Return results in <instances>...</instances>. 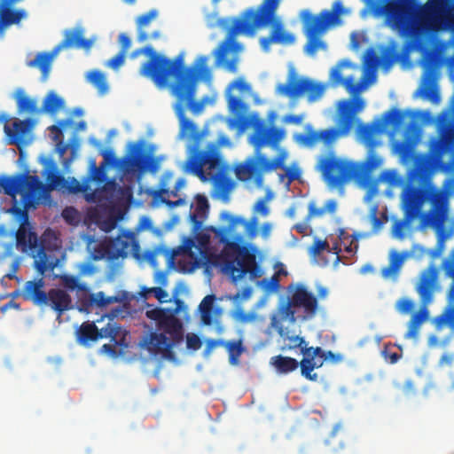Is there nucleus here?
<instances>
[{
  "instance_id": "f257e3e1",
  "label": "nucleus",
  "mask_w": 454,
  "mask_h": 454,
  "mask_svg": "<svg viewBox=\"0 0 454 454\" xmlns=\"http://www.w3.org/2000/svg\"><path fill=\"white\" fill-rule=\"evenodd\" d=\"M343 67L356 68L348 61L342 60L332 69L330 79L333 85L344 86L354 98L340 102L335 127L315 130L310 125H307L305 132L295 134L294 139L296 143L309 148L321 143L329 151L327 156L319 159L317 168L330 186L340 187L354 180L359 186L365 188L370 184L372 173L383 163V159L373 150L377 145L374 136L380 130V125L359 123L357 126L358 135L369 147L364 161L354 162L337 157L333 152L338 140L350 133L356 121V113L364 107V100L357 95L366 85V75L363 76L360 82L355 83L353 76L342 77Z\"/></svg>"
},
{
  "instance_id": "473e14b6",
  "label": "nucleus",
  "mask_w": 454,
  "mask_h": 454,
  "mask_svg": "<svg viewBox=\"0 0 454 454\" xmlns=\"http://www.w3.org/2000/svg\"><path fill=\"white\" fill-rule=\"evenodd\" d=\"M65 106V101L54 91L46 94L43 106L40 108L41 113H46L54 115L59 109Z\"/></svg>"
},
{
  "instance_id": "f03ea898",
  "label": "nucleus",
  "mask_w": 454,
  "mask_h": 454,
  "mask_svg": "<svg viewBox=\"0 0 454 454\" xmlns=\"http://www.w3.org/2000/svg\"><path fill=\"white\" fill-rule=\"evenodd\" d=\"M281 0H263L256 9H247L239 17L233 19L229 28L225 43L219 53L218 59L223 61V56L229 51L238 52L242 45L236 42L239 35L253 36L257 28L271 25L270 35L260 39V44L264 51H269L271 43L292 44L295 41L293 34L284 28L281 20L276 17V12Z\"/></svg>"
},
{
  "instance_id": "e433bc0d",
  "label": "nucleus",
  "mask_w": 454,
  "mask_h": 454,
  "mask_svg": "<svg viewBox=\"0 0 454 454\" xmlns=\"http://www.w3.org/2000/svg\"><path fill=\"white\" fill-rule=\"evenodd\" d=\"M228 353H229V358L230 362L232 364H236L238 362L239 357L242 354L243 348L240 340H230V341H224L223 340V346Z\"/></svg>"
},
{
  "instance_id": "f8f14e48",
  "label": "nucleus",
  "mask_w": 454,
  "mask_h": 454,
  "mask_svg": "<svg viewBox=\"0 0 454 454\" xmlns=\"http://www.w3.org/2000/svg\"><path fill=\"white\" fill-rule=\"evenodd\" d=\"M144 141L129 144L128 153L119 160H116L114 153L111 152H105L103 153L106 160L112 157L115 160V166L120 168L124 173H144L147 170L156 172L159 168V161L150 153L144 152Z\"/></svg>"
},
{
  "instance_id": "6ab92c4d",
  "label": "nucleus",
  "mask_w": 454,
  "mask_h": 454,
  "mask_svg": "<svg viewBox=\"0 0 454 454\" xmlns=\"http://www.w3.org/2000/svg\"><path fill=\"white\" fill-rule=\"evenodd\" d=\"M36 124V121L32 118L20 120L14 118L12 126L5 125L4 131L7 137V145H16L20 150L22 146L27 145V137Z\"/></svg>"
},
{
  "instance_id": "7c9ffc66",
  "label": "nucleus",
  "mask_w": 454,
  "mask_h": 454,
  "mask_svg": "<svg viewBox=\"0 0 454 454\" xmlns=\"http://www.w3.org/2000/svg\"><path fill=\"white\" fill-rule=\"evenodd\" d=\"M15 100L19 114L27 113L30 114H39L41 110L37 106L35 98H29L22 89H19L15 92Z\"/></svg>"
},
{
  "instance_id": "393cba45",
  "label": "nucleus",
  "mask_w": 454,
  "mask_h": 454,
  "mask_svg": "<svg viewBox=\"0 0 454 454\" xmlns=\"http://www.w3.org/2000/svg\"><path fill=\"white\" fill-rule=\"evenodd\" d=\"M447 140L452 141L454 140V122H449L443 132L441 139L434 140L430 145V154L431 157L424 156L425 158L430 160L433 163V171L434 170V166L442 162V159L445 152L447 151ZM423 156H419L416 158L414 162L422 158Z\"/></svg>"
},
{
  "instance_id": "3c124183",
  "label": "nucleus",
  "mask_w": 454,
  "mask_h": 454,
  "mask_svg": "<svg viewBox=\"0 0 454 454\" xmlns=\"http://www.w3.org/2000/svg\"><path fill=\"white\" fill-rule=\"evenodd\" d=\"M414 308V302L409 299H400L396 303V309L399 312L406 314L411 311Z\"/></svg>"
},
{
  "instance_id": "338daca9",
  "label": "nucleus",
  "mask_w": 454,
  "mask_h": 454,
  "mask_svg": "<svg viewBox=\"0 0 454 454\" xmlns=\"http://www.w3.org/2000/svg\"><path fill=\"white\" fill-rule=\"evenodd\" d=\"M365 62L368 66L376 67L380 60L375 51L372 49H368L366 51V59Z\"/></svg>"
},
{
  "instance_id": "8fccbe9b",
  "label": "nucleus",
  "mask_w": 454,
  "mask_h": 454,
  "mask_svg": "<svg viewBox=\"0 0 454 454\" xmlns=\"http://www.w3.org/2000/svg\"><path fill=\"white\" fill-rule=\"evenodd\" d=\"M270 199V194L268 193L264 198L260 199L254 205V211L261 214L262 216H267L270 214V208L267 201Z\"/></svg>"
},
{
  "instance_id": "603ef678",
  "label": "nucleus",
  "mask_w": 454,
  "mask_h": 454,
  "mask_svg": "<svg viewBox=\"0 0 454 454\" xmlns=\"http://www.w3.org/2000/svg\"><path fill=\"white\" fill-rule=\"evenodd\" d=\"M126 54L123 51H119L114 58L108 60L106 66L112 69H118L123 65Z\"/></svg>"
},
{
  "instance_id": "ea45409f",
  "label": "nucleus",
  "mask_w": 454,
  "mask_h": 454,
  "mask_svg": "<svg viewBox=\"0 0 454 454\" xmlns=\"http://www.w3.org/2000/svg\"><path fill=\"white\" fill-rule=\"evenodd\" d=\"M74 185H72L69 190L72 192L77 193V192H84L85 193V199L89 202L95 201V192H88V191H90V186L88 182H85L83 184H80L75 179L73 180Z\"/></svg>"
},
{
  "instance_id": "b1692460",
  "label": "nucleus",
  "mask_w": 454,
  "mask_h": 454,
  "mask_svg": "<svg viewBox=\"0 0 454 454\" xmlns=\"http://www.w3.org/2000/svg\"><path fill=\"white\" fill-rule=\"evenodd\" d=\"M442 269L447 277L452 279L449 290V300L454 305V250L451 251L449 258L442 262ZM438 325H446L454 328V306L448 307L444 312L437 317Z\"/></svg>"
},
{
  "instance_id": "bb28decb",
  "label": "nucleus",
  "mask_w": 454,
  "mask_h": 454,
  "mask_svg": "<svg viewBox=\"0 0 454 454\" xmlns=\"http://www.w3.org/2000/svg\"><path fill=\"white\" fill-rule=\"evenodd\" d=\"M214 301L215 295H207L199 306L200 320L204 325H211L213 323L218 324L222 309L219 307H214Z\"/></svg>"
},
{
  "instance_id": "69168bd1",
  "label": "nucleus",
  "mask_w": 454,
  "mask_h": 454,
  "mask_svg": "<svg viewBox=\"0 0 454 454\" xmlns=\"http://www.w3.org/2000/svg\"><path fill=\"white\" fill-rule=\"evenodd\" d=\"M252 292H253V290L250 286L243 287L239 292H238L233 296V299L235 301L247 300L252 295Z\"/></svg>"
},
{
  "instance_id": "c756f323",
  "label": "nucleus",
  "mask_w": 454,
  "mask_h": 454,
  "mask_svg": "<svg viewBox=\"0 0 454 454\" xmlns=\"http://www.w3.org/2000/svg\"><path fill=\"white\" fill-rule=\"evenodd\" d=\"M192 211L190 213V219L195 228L200 227L207 217L209 209L207 199L204 195L198 194L195 197V205Z\"/></svg>"
},
{
  "instance_id": "79ce46f5",
  "label": "nucleus",
  "mask_w": 454,
  "mask_h": 454,
  "mask_svg": "<svg viewBox=\"0 0 454 454\" xmlns=\"http://www.w3.org/2000/svg\"><path fill=\"white\" fill-rule=\"evenodd\" d=\"M281 168H284L286 173L279 175V179L281 182H284L285 178H287L286 185L289 186L290 184L295 180H298L301 176V171L297 168H287L284 166V162L282 163Z\"/></svg>"
},
{
  "instance_id": "bf43d9fd",
  "label": "nucleus",
  "mask_w": 454,
  "mask_h": 454,
  "mask_svg": "<svg viewBox=\"0 0 454 454\" xmlns=\"http://www.w3.org/2000/svg\"><path fill=\"white\" fill-rule=\"evenodd\" d=\"M290 341V348H300L302 352L303 348L307 347L304 338L300 336L288 337Z\"/></svg>"
},
{
  "instance_id": "dca6fc26",
  "label": "nucleus",
  "mask_w": 454,
  "mask_h": 454,
  "mask_svg": "<svg viewBox=\"0 0 454 454\" xmlns=\"http://www.w3.org/2000/svg\"><path fill=\"white\" fill-rule=\"evenodd\" d=\"M283 156H278L273 160H268L263 155L255 159H248L244 163L238 165L235 174L240 181H254L256 186L261 187L263 184V172L271 171L282 167Z\"/></svg>"
},
{
  "instance_id": "774afa93",
  "label": "nucleus",
  "mask_w": 454,
  "mask_h": 454,
  "mask_svg": "<svg viewBox=\"0 0 454 454\" xmlns=\"http://www.w3.org/2000/svg\"><path fill=\"white\" fill-rule=\"evenodd\" d=\"M76 215L77 210L72 207H66L62 212V216L68 223H72L74 220Z\"/></svg>"
},
{
  "instance_id": "72a5a7b5",
  "label": "nucleus",
  "mask_w": 454,
  "mask_h": 454,
  "mask_svg": "<svg viewBox=\"0 0 454 454\" xmlns=\"http://www.w3.org/2000/svg\"><path fill=\"white\" fill-rule=\"evenodd\" d=\"M158 16V11L152 9L149 12L140 15L137 20V26L138 29L137 39L139 42H144L149 38V34L145 30V27Z\"/></svg>"
},
{
  "instance_id": "c03bdc74",
  "label": "nucleus",
  "mask_w": 454,
  "mask_h": 454,
  "mask_svg": "<svg viewBox=\"0 0 454 454\" xmlns=\"http://www.w3.org/2000/svg\"><path fill=\"white\" fill-rule=\"evenodd\" d=\"M88 181H94L99 184L106 181V173L102 168H98L95 162L91 163Z\"/></svg>"
},
{
  "instance_id": "c9c22d12",
  "label": "nucleus",
  "mask_w": 454,
  "mask_h": 454,
  "mask_svg": "<svg viewBox=\"0 0 454 454\" xmlns=\"http://www.w3.org/2000/svg\"><path fill=\"white\" fill-rule=\"evenodd\" d=\"M87 78L88 81L98 89L101 95L107 92L108 84L104 73L98 70H93L88 74Z\"/></svg>"
},
{
  "instance_id": "e2e57ef3",
  "label": "nucleus",
  "mask_w": 454,
  "mask_h": 454,
  "mask_svg": "<svg viewBox=\"0 0 454 454\" xmlns=\"http://www.w3.org/2000/svg\"><path fill=\"white\" fill-rule=\"evenodd\" d=\"M119 43L121 45V51H123V53L127 54L128 50L129 49L131 45V41L129 35H127L124 33H121L119 35Z\"/></svg>"
},
{
  "instance_id": "0eeeda50",
  "label": "nucleus",
  "mask_w": 454,
  "mask_h": 454,
  "mask_svg": "<svg viewBox=\"0 0 454 454\" xmlns=\"http://www.w3.org/2000/svg\"><path fill=\"white\" fill-rule=\"evenodd\" d=\"M186 168L203 181H212L216 193L224 202L229 200L233 184L221 165L215 146L210 144L207 151H197L188 158Z\"/></svg>"
},
{
  "instance_id": "5701e85b",
  "label": "nucleus",
  "mask_w": 454,
  "mask_h": 454,
  "mask_svg": "<svg viewBox=\"0 0 454 454\" xmlns=\"http://www.w3.org/2000/svg\"><path fill=\"white\" fill-rule=\"evenodd\" d=\"M325 350L320 347H310L304 348L302 355L304 357L300 363L301 373L307 380L316 381L317 380V374L312 373L314 369L319 368L323 365V356Z\"/></svg>"
},
{
  "instance_id": "37998d69",
  "label": "nucleus",
  "mask_w": 454,
  "mask_h": 454,
  "mask_svg": "<svg viewBox=\"0 0 454 454\" xmlns=\"http://www.w3.org/2000/svg\"><path fill=\"white\" fill-rule=\"evenodd\" d=\"M261 285L264 291L268 293L276 292L280 287V280L278 277V273L273 274L270 278H263L261 281Z\"/></svg>"
},
{
  "instance_id": "49530a36",
  "label": "nucleus",
  "mask_w": 454,
  "mask_h": 454,
  "mask_svg": "<svg viewBox=\"0 0 454 454\" xmlns=\"http://www.w3.org/2000/svg\"><path fill=\"white\" fill-rule=\"evenodd\" d=\"M398 59L399 55L395 51L390 49H385L381 57L382 67L384 68H389Z\"/></svg>"
},
{
  "instance_id": "09e8293b",
  "label": "nucleus",
  "mask_w": 454,
  "mask_h": 454,
  "mask_svg": "<svg viewBox=\"0 0 454 454\" xmlns=\"http://www.w3.org/2000/svg\"><path fill=\"white\" fill-rule=\"evenodd\" d=\"M160 254L166 255L168 259L171 258L169 255L168 250L159 247L153 251L147 252L146 259L150 262L151 265L156 266L157 265V256Z\"/></svg>"
},
{
  "instance_id": "a211bd4d",
  "label": "nucleus",
  "mask_w": 454,
  "mask_h": 454,
  "mask_svg": "<svg viewBox=\"0 0 454 454\" xmlns=\"http://www.w3.org/2000/svg\"><path fill=\"white\" fill-rule=\"evenodd\" d=\"M287 293L295 308L303 309L308 317H313L318 309L317 296L309 292L302 284H291L287 286Z\"/></svg>"
},
{
  "instance_id": "ddd939ff",
  "label": "nucleus",
  "mask_w": 454,
  "mask_h": 454,
  "mask_svg": "<svg viewBox=\"0 0 454 454\" xmlns=\"http://www.w3.org/2000/svg\"><path fill=\"white\" fill-rule=\"evenodd\" d=\"M59 279L67 290L77 292L81 311L90 312L93 308H104L117 301L116 297L106 296L103 292L90 293V287L80 281L79 276L62 274Z\"/></svg>"
},
{
  "instance_id": "f3484780",
  "label": "nucleus",
  "mask_w": 454,
  "mask_h": 454,
  "mask_svg": "<svg viewBox=\"0 0 454 454\" xmlns=\"http://www.w3.org/2000/svg\"><path fill=\"white\" fill-rule=\"evenodd\" d=\"M325 85L315 82L308 78H299L292 73L289 74L286 83H279L277 86V92L290 98H296L303 93H308V101L315 102L323 95Z\"/></svg>"
},
{
  "instance_id": "20e7f679",
  "label": "nucleus",
  "mask_w": 454,
  "mask_h": 454,
  "mask_svg": "<svg viewBox=\"0 0 454 454\" xmlns=\"http://www.w3.org/2000/svg\"><path fill=\"white\" fill-rule=\"evenodd\" d=\"M432 161L425 157L417 160L408 175V184L403 195V202L410 208H419L428 201L434 218L442 222L447 212L448 195L445 191L432 184Z\"/></svg>"
},
{
  "instance_id": "4d7b16f0",
  "label": "nucleus",
  "mask_w": 454,
  "mask_h": 454,
  "mask_svg": "<svg viewBox=\"0 0 454 454\" xmlns=\"http://www.w3.org/2000/svg\"><path fill=\"white\" fill-rule=\"evenodd\" d=\"M403 260H404V256L403 254H401L395 251H393L390 254L389 264H391L392 266H395V268L400 270L403 263Z\"/></svg>"
},
{
  "instance_id": "9b49d317",
  "label": "nucleus",
  "mask_w": 454,
  "mask_h": 454,
  "mask_svg": "<svg viewBox=\"0 0 454 454\" xmlns=\"http://www.w3.org/2000/svg\"><path fill=\"white\" fill-rule=\"evenodd\" d=\"M83 28L75 27L64 32V39L51 51L38 52L33 60L27 62L29 67H38L42 73V80L46 81L51 68L53 59L63 49L76 47L90 49L92 42L83 38Z\"/></svg>"
},
{
  "instance_id": "4c0bfd02",
  "label": "nucleus",
  "mask_w": 454,
  "mask_h": 454,
  "mask_svg": "<svg viewBox=\"0 0 454 454\" xmlns=\"http://www.w3.org/2000/svg\"><path fill=\"white\" fill-rule=\"evenodd\" d=\"M176 114L180 121L181 132L183 135H193L196 130V126L190 119L185 116V113L182 108L175 109Z\"/></svg>"
},
{
  "instance_id": "39448f33",
  "label": "nucleus",
  "mask_w": 454,
  "mask_h": 454,
  "mask_svg": "<svg viewBox=\"0 0 454 454\" xmlns=\"http://www.w3.org/2000/svg\"><path fill=\"white\" fill-rule=\"evenodd\" d=\"M47 192H39L28 200H26L22 207L12 205L4 210L5 213L14 215L20 222L15 232V246L22 253L32 254L35 258V270L43 275L48 270H52L58 264L57 260L51 259L46 253L43 241L39 238L29 223L28 209L35 208Z\"/></svg>"
},
{
  "instance_id": "2eb2a0df",
  "label": "nucleus",
  "mask_w": 454,
  "mask_h": 454,
  "mask_svg": "<svg viewBox=\"0 0 454 454\" xmlns=\"http://www.w3.org/2000/svg\"><path fill=\"white\" fill-rule=\"evenodd\" d=\"M437 280V271L433 266L425 270L417 286V292L420 296L423 307L419 312L412 315L409 322V330L406 337L412 338L418 334L420 325L427 319L428 312L426 306L433 301Z\"/></svg>"
},
{
  "instance_id": "6e6d98bb",
  "label": "nucleus",
  "mask_w": 454,
  "mask_h": 454,
  "mask_svg": "<svg viewBox=\"0 0 454 454\" xmlns=\"http://www.w3.org/2000/svg\"><path fill=\"white\" fill-rule=\"evenodd\" d=\"M228 101L229 106L233 112H242L245 109V104L239 98L231 96Z\"/></svg>"
},
{
  "instance_id": "2f4dec72",
  "label": "nucleus",
  "mask_w": 454,
  "mask_h": 454,
  "mask_svg": "<svg viewBox=\"0 0 454 454\" xmlns=\"http://www.w3.org/2000/svg\"><path fill=\"white\" fill-rule=\"evenodd\" d=\"M270 364L278 372L284 374L295 371L300 365L295 358L281 355L271 357Z\"/></svg>"
},
{
  "instance_id": "412c9836",
  "label": "nucleus",
  "mask_w": 454,
  "mask_h": 454,
  "mask_svg": "<svg viewBox=\"0 0 454 454\" xmlns=\"http://www.w3.org/2000/svg\"><path fill=\"white\" fill-rule=\"evenodd\" d=\"M129 246L128 240L124 241L121 237H117L109 241H104L94 247L91 253V258L95 261L107 258L116 260L127 254V249Z\"/></svg>"
},
{
  "instance_id": "5fc2aeb1",
  "label": "nucleus",
  "mask_w": 454,
  "mask_h": 454,
  "mask_svg": "<svg viewBox=\"0 0 454 454\" xmlns=\"http://www.w3.org/2000/svg\"><path fill=\"white\" fill-rule=\"evenodd\" d=\"M96 270V266L90 262H84L78 265L79 277L93 275Z\"/></svg>"
},
{
  "instance_id": "864d4df0",
  "label": "nucleus",
  "mask_w": 454,
  "mask_h": 454,
  "mask_svg": "<svg viewBox=\"0 0 454 454\" xmlns=\"http://www.w3.org/2000/svg\"><path fill=\"white\" fill-rule=\"evenodd\" d=\"M186 345L188 349L198 350L201 347V340L200 337L194 333L187 334Z\"/></svg>"
},
{
  "instance_id": "f704fd0d",
  "label": "nucleus",
  "mask_w": 454,
  "mask_h": 454,
  "mask_svg": "<svg viewBox=\"0 0 454 454\" xmlns=\"http://www.w3.org/2000/svg\"><path fill=\"white\" fill-rule=\"evenodd\" d=\"M336 207L337 203L334 200H327L323 207H317L315 202L311 201L309 204V212L306 216V221L309 222V220L314 217H322L325 212L333 214L336 211Z\"/></svg>"
},
{
  "instance_id": "1a4fd4ad",
  "label": "nucleus",
  "mask_w": 454,
  "mask_h": 454,
  "mask_svg": "<svg viewBox=\"0 0 454 454\" xmlns=\"http://www.w3.org/2000/svg\"><path fill=\"white\" fill-rule=\"evenodd\" d=\"M207 56H200L197 60L195 68L185 67L177 75H176L175 82L171 87L172 94L176 98L175 109L182 108L185 113L188 107L193 114H199L203 109V103L195 101L196 82L199 79L201 70L208 72L207 69Z\"/></svg>"
},
{
  "instance_id": "de8ad7c7",
  "label": "nucleus",
  "mask_w": 454,
  "mask_h": 454,
  "mask_svg": "<svg viewBox=\"0 0 454 454\" xmlns=\"http://www.w3.org/2000/svg\"><path fill=\"white\" fill-rule=\"evenodd\" d=\"M329 248V244L326 240L316 239L309 249V254L312 256H317L321 254V252Z\"/></svg>"
},
{
  "instance_id": "a18cd8bd",
  "label": "nucleus",
  "mask_w": 454,
  "mask_h": 454,
  "mask_svg": "<svg viewBox=\"0 0 454 454\" xmlns=\"http://www.w3.org/2000/svg\"><path fill=\"white\" fill-rule=\"evenodd\" d=\"M404 114L397 109H393L385 114V121L394 126H400L404 119Z\"/></svg>"
},
{
  "instance_id": "cd10ccee",
  "label": "nucleus",
  "mask_w": 454,
  "mask_h": 454,
  "mask_svg": "<svg viewBox=\"0 0 454 454\" xmlns=\"http://www.w3.org/2000/svg\"><path fill=\"white\" fill-rule=\"evenodd\" d=\"M293 308H295L294 304H292V299L288 297V301L286 303L283 304L279 308V314L281 318L277 317L276 315L272 316L270 325L274 328L280 337L286 339L287 337L286 329L284 327L282 324L283 319H289L290 322L295 321V311Z\"/></svg>"
},
{
  "instance_id": "13d9d810",
  "label": "nucleus",
  "mask_w": 454,
  "mask_h": 454,
  "mask_svg": "<svg viewBox=\"0 0 454 454\" xmlns=\"http://www.w3.org/2000/svg\"><path fill=\"white\" fill-rule=\"evenodd\" d=\"M148 291L153 292V294L160 302L167 301L168 294L160 286L151 287Z\"/></svg>"
},
{
  "instance_id": "a878e982",
  "label": "nucleus",
  "mask_w": 454,
  "mask_h": 454,
  "mask_svg": "<svg viewBox=\"0 0 454 454\" xmlns=\"http://www.w3.org/2000/svg\"><path fill=\"white\" fill-rule=\"evenodd\" d=\"M44 281L43 278L37 280L27 281L22 297L26 301H32L36 305H42L47 303V293L43 290Z\"/></svg>"
},
{
  "instance_id": "aec40b11",
  "label": "nucleus",
  "mask_w": 454,
  "mask_h": 454,
  "mask_svg": "<svg viewBox=\"0 0 454 454\" xmlns=\"http://www.w3.org/2000/svg\"><path fill=\"white\" fill-rule=\"evenodd\" d=\"M120 331L121 327L116 323H108L98 330L94 322H84L77 331V338L83 344L102 338H111L114 340Z\"/></svg>"
},
{
  "instance_id": "7ed1b4c3",
  "label": "nucleus",
  "mask_w": 454,
  "mask_h": 454,
  "mask_svg": "<svg viewBox=\"0 0 454 454\" xmlns=\"http://www.w3.org/2000/svg\"><path fill=\"white\" fill-rule=\"evenodd\" d=\"M222 218L228 223L227 231L232 236L234 241H228L222 253L223 269L230 274L236 282L247 273L256 277L258 268L255 256L247 249L241 247L239 242L244 238H253L256 233L258 221L252 217L250 222L244 218L231 215L228 212L222 214Z\"/></svg>"
},
{
  "instance_id": "58836bf2",
  "label": "nucleus",
  "mask_w": 454,
  "mask_h": 454,
  "mask_svg": "<svg viewBox=\"0 0 454 454\" xmlns=\"http://www.w3.org/2000/svg\"><path fill=\"white\" fill-rule=\"evenodd\" d=\"M395 148L403 162L408 163L412 160V145L409 142L397 143Z\"/></svg>"
},
{
  "instance_id": "423d86ee",
  "label": "nucleus",
  "mask_w": 454,
  "mask_h": 454,
  "mask_svg": "<svg viewBox=\"0 0 454 454\" xmlns=\"http://www.w3.org/2000/svg\"><path fill=\"white\" fill-rule=\"evenodd\" d=\"M145 316L155 322L158 332L151 333L143 341V346L153 356L163 358L174 357L173 348L184 339V327L176 317L177 309L153 307L147 304Z\"/></svg>"
},
{
  "instance_id": "680f3d73",
  "label": "nucleus",
  "mask_w": 454,
  "mask_h": 454,
  "mask_svg": "<svg viewBox=\"0 0 454 454\" xmlns=\"http://www.w3.org/2000/svg\"><path fill=\"white\" fill-rule=\"evenodd\" d=\"M223 340H207L206 343V348L204 350V355L208 356L212 352V350L216 347H223Z\"/></svg>"
},
{
  "instance_id": "0e129e2a",
  "label": "nucleus",
  "mask_w": 454,
  "mask_h": 454,
  "mask_svg": "<svg viewBox=\"0 0 454 454\" xmlns=\"http://www.w3.org/2000/svg\"><path fill=\"white\" fill-rule=\"evenodd\" d=\"M382 355L386 361H387L390 364H395L400 359L401 355H399L396 352H392L388 348H385L382 352Z\"/></svg>"
},
{
  "instance_id": "4be33fe9",
  "label": "nucleus",
  "mask_w": 454,
  "mask_h": 454,
  "mask_svg": "<svg viewBox=\"0 0 454 454\" xmlns=\"http://www.w3.org/2000/svg\"><path fill=\"white\" fill-rule=\"evenodd\" d=\"M286 132L282 129L275 127H267L263 123L254 126L253 135L251 136V143L254 148L259 151L265 145L276 147L284 138Z\"/></svg>"
},
{
  "instance_id": "a19ab883",
  "label": "nucleus",
  "mask_w": 454,
  "mask_h": 454,
  "mask_svg": "<svg viewBox=\"0 0 454 454\" xmlns=\"http://www.w3.org/2000/svg\"><path fill=\"white\" fill-rule=\"evenodd\" d=\"M71 125H73V121L71 119H66L59 121L57 125L51 126L49 129L53 133V140L56 143L64 141L63 129Z\"/></svg>"
},
{
  "instance_id": "4468645a",
  "label": "nucleus",
  "mask_w": 454,
  "mask_h": 454,
  "mask_svg": "<svg viewBox=\"0 0 454 454\" xmlns=\"http://www.w3.org/2000/svg\"><path fill=\"white\" fill-rule=\"evenodd\" d=\"M0 188L4 194L12 198L13 205H17V194L20 193L22 202L30 199L39 192H47L46 185L37 176L17 174L12 176H0Z\"/></svg>"
},
{
  "instance_id": "6e6552de",
  "label": "nucleus",
  "mask_w": 454,
  "mask_h": 454,
  "mask_svg": "<svg viewBox=\"0 0 454 454\" xmlns=\"http://www.w3.org/2000/svg\"><path fill=\"white\" fill-rule=\"evenodd\" d=\"M343 6L340 2H335L331 10L325 9L318 14H311L304 11L301 15L303 30L307 42L304 45V51L309 56H314L318 50L325 51L327 44L323 41L322 36L326 30L340 23V14Z\"/></svg>"
},
{
  "instance_id": "9d476101",
  "label": "nucleus",
  "mask_w": 454,
  "mask_h": 454,
  "mask_svg": "<svg viewBox=\"0 0 454 454\" xmlns=\"http://www.w3.org/2000/svg\"><path fill=\"white\" fill-rule=\"evenodd\" d=\"M141 52L149 59L142 65L140 73L150 78L159 88L166 87L171 77H175L185 68L182 54L177 55L174 59H169L157 53L151 45L143 48Z\"/></svg>"
},
{
  "instance_id": "052dcab7",
  "label": "nucleus",
  "mask_w": 454,
  "mask_h": 454,
  "mask_svg": "<svg viewBox=\"0 0 454 454\" xmlns=\"http://www.w3.org/2000/svg\"><path fill=\"white\" fill-rule=\"evenodd\" d=\"M19 269H20V259L15 258L10 266L9 272L4 275V278H7L8 279H19L16 275Z\"/></svg>"
},
{
  "instance_id": "c85d7f7f",
  "label": "nucleus",
  "mask_w": 454,
  "mask_h": 454,
  "mask_svg": "<svg viewBox=\"0 0 454 454\" xmlns=\"http://www.w3.org/2000/svg\"><path fill=\"white\" fill-rule=\"evenodd\" d=\"M48 301H50L51 308L59 312V315L72 308L71 296L62 289H51L47 293Z\"/></svg>"
}]
</instances>
